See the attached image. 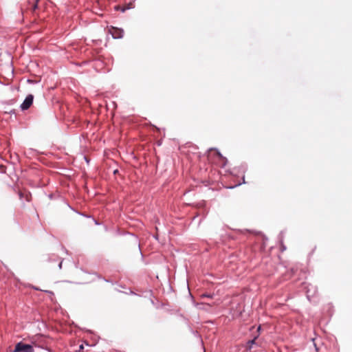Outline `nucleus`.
Wrapping results in <instances>:
<instances>
[{"instance_id":"13","label":"nucleus","mask_w":352,"mask_h":352,"mask_svg":"<svg viewBox=\"0 0 352 352\" xmlns=\"http://www.w3.org/2000/svg\"><path fill=\"white\" fill-rule=\"evenodd\" d=\"M203 296L211 298V296L210 294H204Z\"/></svg>"},{"instance_id":"18","label":"nucleus","mask_w":352,"mask_h":352,"mask_svg":"<svg viewBox=\"0 0 352 352\" xmlns=\"http://www.w3.org/2000/svg\"><path fill=\"white\" fill-rule=\"evenodd\" d=\"M192 333L196 336H199L197 331H192Z\"/></svg>"},{"instance_id":"21","label":"nucleus","mask_w":352,"mask_h":352,"mask_svg":"<svg viewBox=\"0 0 352 352\" xmlns=\"http://www.w3.org/2000/svg\"><path fill=\"white\" fill-rule=\"evenodd\" d=\"M241 184H238L235 185V187H237L238 186H240Z\"/></svg>"},{"instance_id":"8","label":"nucleus","mask_w":352,"mask_h":352,"mask_svg":"<svg viewBox=\"0 0 352 352\" xmlns=\"http://www.w3.org/2000/svg\"><path fill=\"white\" fill-rule=\"evenodd\" d=\"M80 215H82V216H84L85 217H87V218H89L91 217L89 215H85V214L83 213H80V212H78Z\"/></svg>"},{"instance_id":"4","label":"nucleus","mask_w":352,"mask_h":352,"mask_svg":"<svg viewBox=\"0 0 352 352\" xmlns=\"http://www.w3.org/2000/svg\"><path fill=\"white\" fill-rule=\"evenodd\" d=\"M113 38H122L124 36V30L117 28H113L110 31Z\"/></svg>"},{"instance_id":"19","label":"nucleus","mask_w":352,"mask_h":352,"mask_svg":"<svg viewBox=\"0 0 352 352\" xmlns=\"http://www.w3.org/2000/svg\"><path fill=\"white\" fill-rule=\"evenodd\" d=\"M118 172V170H115L113 171V173H114V174H116Z\"/></svg>"},{"instance_id":"14","label":"nucleus","mask_w":352,"mask_h":352,"mask_svg":"<svg viewBox=\"0 0 352 352\" xmlns=\"http://www.w3.org/2000/svg\"><path fill=\"white\" fill-rule=\"evenodd\" d=\"M32 288L35 290H41L39 288H38L37 287H35V286H32Z\"/></svg>"},{"instance_id":"17","label":"nucleus","mask_w":352,"mask_h":352,"mask_svg":"<svg viewBox=\"0 0 352 352\" xmlns=\"http://www.w3.org/2000/svg\"><path fill=\"white\" fill-rule=\"evenodd\" d=\"M94 221L95 224L100 225V223L97 220L94 219Z\"/></svg>"},{"instance_id":"23","label":"nucleus","mask_w":352,"mask_h":352,"mask_svg":"<svg viewBox=\"0 0 352 352\" xmlns=\"http://www.w3.org/2000/svg\"><path fill=\"white\" fill-rule=\"evenodd\" d=\"M241 184H238L235 185V187H237L238 186H240Z\"/></svg>"},{"instance_id":"11","label":"nucleus","mask_w":352,"mask_h":352,"mask_svg":"<svg viewBox=\"0 0 352 352\" xmlns=\"http://www.w3.org/2000/svg\"><path fill=\"white\" fill-rule=\"evenodd\" d=\"M127 9H129V8H122V9H121V11H122V12H125V10H126Z\"/></svg>"},{"instance_id":"12","label":"nucleus","mask_w":352,"mask_h":352,"mask_svg":"<svg viewBox=\"0 0 352 352\" xmlns=\"http://www.w3.org/2000/svg\"><path fill=\"white\" fill-rule=\"evenodd\" d=\"M286 250V247H285V245H282V247H281V250H282V251H284V250Z\"/></svg>"},{"instance_id":"2","label":"nucleus","mask_w":352,"mask_h":352,"mask_svg":"<svg viewBox=\"0 0 352 352\" xmlns=\"http://www.w3.org/2000/svg\"><path fill=\"white\" fill-rule=\"evenodd\" d=\"M34 100V96L32 94H28L22 104L20 105V108L22 111L28 110L32 104Z\"/></svg>"},{"instance_id":"6","label":"nucleus","mask_w":352,"mask_h":352,"mask_svg":"<svg viewBox=\"0 0 352 352\" xmlns=\"http://www.w3.org/2000/svg\"><path fill=\"white\" fill-rule=\"evenodd\" d=\"M212 150H214V151H215L217 155L219 158L224 160H225V162H227V159H226V157H224L221 155V153H220V152H219L217 148H210V149H209V151H212ZM225 165H226V163H224V164H223V166H224Z\"/></svg>"},{"instance_id":"7","label":"nucleus","mask_w":352,"mask_h":352,"mask_svg":"<svg viewBox=\"0 0 352 352\" xmlns=\"http://www.w3.org/2000/svg\"><path fill=\"white\" fill-rule=\"evenodd\" d=\"M19 196L20 199H22L23 197V193L22 192H19Z\"/></svg>"},{"instance_id":"9","label":"nucleus","mask_w":352,"mask_h":352,"mask_svg":"<svg viewBox=\"0 0 352 352\" xmlns=\"http://www.w3.org/2000/svg\"><path fill=\"white\" fill-rule=\"evenodd\" d=\"M245 232H251V233H254V234H260V232H256L254 231H251V230H246Z\"/></svg>"},{"instance_id":"5","label":"nucleus","mask_w":352,"mask_h":352,"mask_svg":"<svg viewBox=\"0 0 352 352\" xmlns=\"http://www.w3.org/2000/svg\"><path fill=\"white\" fill-rule=\"evenodd\" d=\"M258 334L255 336L252 340H250L247 342V343H246V349L248 350H251L252 348V346L254 344L258 345L257 343L256 342V340L258 338Z\"/></svg>"},{"instance_id":"20","label":"nucleus","mask_w":352,"mask_h":352,"mask_svg":"<svg viewBox=\"0 0 352 352\" xmlns=\"http://www.w3.org/2000/svg\"><path fill=\"white\" fill-rule=\"evenodd\" d=\"M85 159L86 162H87V163H89V160H88V159H87L86 157H85Z\"/></svg>"},{"instance_id":"3","label":"nucleus","mask_w":352,"mask_h":352,"mask_svg":"<svg viewBox=\"0 0 352 352\" xmlns=\"http://www.w3.org/2000/svg\"><path fill=\"white\" fill-rule=\"evenodd\" d=\"M307 289L306 293H307V298L310 301L311 297H313L317 292V289L315 286L309 284L307 286L305 287Z\"/></svg>"},{"instance_id":"22","label":"nucleus","mask_w":352,"mask_h":352,"mask_svg":"<svg viewBox=\"0 0 352 352\" xmlns=\"http://www.w3.org/2000/svg\"><path fill=\"white\" fill-rule=\"evenodd\" d=\"M241 184H238L235 185V187H237L238 186H240Z\"/></svg>"},{"instance_id":"16","label":"nucleus","mask_w":352,"mask_h":352,"mask_svg":"<svg viewBox=\"0 0 352 352\" xmlns=\"http://www.w3.org/2000/svg\"><path fill=\"white\" fill-rule=\"evenodd\" d=\"M261 327L258 326V328H257V331L258 332V335H259V331H261Z\"/></svg>"},{"instance_id":"24","label":"nucleus","mask_w":352,"mask_h":352,"mask_svg":"<svg viewBox=\"0 0 352 352\" xmlns=\"http://www.w3.org/2000/svg\"><path fill=\"white\" fill-rule=\"evenodd\" d=\"M26 201H29L28 195L26 196Z\"/></svg>"},{"instance_id":"15","label":"nucleus","mask_w":352,"mask_h":352,"mask_svg":"<svg viewBox=\"0 0 352 352\" xmlns=\"http://www.w3.org/2000/svg\"><path fill=\"white\" fill-rule=\"evenodd\" d=\"M44 292H46V293H49V294H53V292H51V291L45 290Z\"/></svg>"},{"instance_id":"1","label":"nucleus","mask_w":352,"mask_h":352,"mask_svg":"<svg viewBox=\"0 0 352 352\" xmlns=\"http://www.w3.org/2000/svg\"><path fill=\"white\" fill-rule=\"evenodd\" d=\"M13 352H34V349L31 344L19 342L16 344Z\"/></svg>"},{"instance_id":"10","label":"nucleus","mask_w":352,"mask_h":352,"mask_svg":"<svg viewBox=\"0 0 352 352\" xmlns=\"http://www.w3.org/2000/svg\"><path fill=\"white\" fill-rule=\"evenodd\" d=\"M62 264H63V261H60L59 264H58V268L59 269H61L62 268Z\"/></svg>"}]
</instances>
